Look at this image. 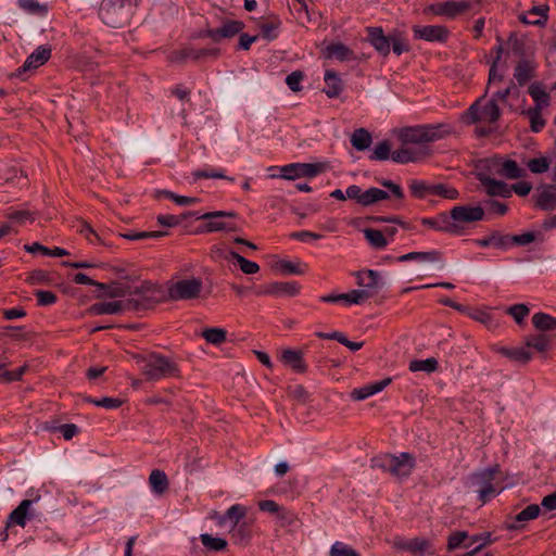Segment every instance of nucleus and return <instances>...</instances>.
I'll return each instance as SVG.
<instances>
[{
    "label": "nucleus",
    "instance_id": "34",
    "mask_svg": "<svg viewBox=\"0 0 556 556\" xmlns=\"http://www.w3.org/2000/svg\"><path fill=\"white\" fill-rule=\"evenodd\" d=\"M200 336L204 338L207 344L220 345L227 341V330L219 327H206Z\"/></svg>",
    "mask_w": 556,
    "mask_h": 556
},
{
    "label": "nucleus",
    "instance_id": "31",
    "mask_svg": "<svg viewBox=\"0 0 556 556\" xmlns=\"http://www.w3.org/2000/svg\"><path fill=\"white\" fill-rule=\"evenodd\" d=\"M280 361L291 367L292 369L303 372L305 371V365L303 362V356L301 351L299 350H283L280 355Z\"/></svg>",
    "mask_w": 556,
    "mask_h": 556
},
{
    "label": "nucleus",
    "instance_id": "47",
    "mask_svg": "<svg viewBox=\"0 0 556 556\" xmlns=\"http://www.w3.org/2000/svg\"><path fill=\"white\" fill-rule=\"evenodd\" d=\"M200 540L205 549L210 552H222L225 551L228 546V543L225 539L215 538L208 533L201 534Z\"/></svg>",
    "mask_w": 556,
    "mask_h": 556
},
{
    "label": "nucleus",
    "instance_id": "64",
    "mask_svg": "<svg viewBox=\"0 0 556 556\" xmlns=\"http://www.w3.org/2000/svg\"><path fill=\"white\" fill-rule=\"evenodd\" d=\"M330 556H359V554L342 542H336L330 548Z\"/></svg>",
    "mask_w": 556,
    "mask_h": 556
},
{
    "label": "nucleus",
    "instance_id": "40",
    "mask_svg": "<svg viewBox=\"0 0 556 556\" xmlns=\"http://www.w3.org/2000/svg\"><path fill=\"white\" fill-rule=\"evenodd\" d=\"M494 480V471L491 469H485L483 471L473 473L469 478V485L475 489V491L479 494L480 490L484 489L489 483Z\"/></svg>",
    "mask_w": 556,
    "mask_h": 556
},
{
    "label": "nucleus",
    "instance_id": "17",
    "mask_svg": "<svg viewBox=\"0 0 556 556\" xmlns=\"http://www.w3.org/2000/svg\"><path fill=\"white\" fill-rule=\"evenodd\" d=\"M432 151L428 147L420 149L401 148L392 152L391 160L399 164L416 163L431 156Z\"/></svg>",
    "mask_w": 556,
    "mask_h": 556
},
{
    "label": "nucleus",
    "instance_id": "25",
    "mask_svg": "<svg viewBox=\"0 0 556 556\" xmlns=\"http://www.w3.org/2000/svg\"><path fill=\"white\" fill-rule=\"evenodd\" d=\"M391 378H384L381 381L369 383L361 388L354 389L351 392V399L354 401H363L367 397L381 392L386 387L391 383Z\"/></svg>",
    "mask_w": 556,
    "mask_h": 556
},
{
    "label": "nucleus",
    "instance_id": "23",
    "mask_svg": "<svg viewBox=\"0 0 556 556\" xmlns=\"http://www.w3.org/2000/svg\"><path fill=\"white\" fill-rule=\"evenodd\" d=\"M547 5H534L527 13H521L518 18L525 25L545 26L548 20Z\"/></svg>",
    "mask_w": 556,
    "mask_h": 556
},
{
    "label": "nucleus",
    "instance_id": "56",
    "mask_svg": "<svg viewBox=\"0 0 556 556\" xmlns=\"http://www.w3.org/2000/svg\"><path fill=\"white\" fill-rule=\"evenodd\" d=\"M247 515V508L242 505L236 504L230 506L226 514L219 518V525H223L226 519L232 521L233 526H238L239 521Z\"/></svg>",
    "mask_w": 556,
    "mask_h": 556
},
{
    "label": "nucleus",
    "instance_id": "35",
    "mask_svg": "<svg viewBox=\"0 0 556 556\" xmlns=\"http://www.w3.org/2000/svg\"><path fill=\"white\" fill-rule=\"evenodd\" d=\"M507 42L510 45V51L519 60L530 59L527 52V45L523 37H519L516 31L508 35Z\"/></svg>",
    "mask_w": 556,
    "mask_h": 556
},
{
    "label": "nucleus",
    "instance_id": "10",
    "mask_svg": "<svg viewBox=\"0 0 556 556\" xmlns=\"http://www.w3.org/2000/svg\"><path fill=\"white\" fill-rule=\"evenodd\" d=\"M302 286L298 281H274L258 286L254 293L256 296H289L293 298L300 294Z\"/></svg>",
    "mask_w": 556,
    "mask_h": 556
},
{
    "label": "nucleus",
    "instance_id": "22",
    "mask_svg": "<svg viewBox=\"0 0 556 556\" xmlns=\"http://www.w3.org/2000/svg\"><path fill=\"white\" fill-rule=\"evenodd\" d=\"M327 59H336L340 62L361 60L355 52L342 42H331L324 50Z\"/></svg>",
    "mask_w": 556,
    "mask_h": 556
},
{
    "label": "nucleus",
    "instance_id": "51",
    "mask_svg": "<svg viewBox=\"0 0 556 556\" xmlns=\"http://www.w3.org/2000/svg\"><path fill=\"white\" fill-rule=\"evenodd\" d=\"M106 286H110V288L104 290H99L100 293L96 294L97 299L109 296V298H123L126 294H129L130 287L128 286H122L117 281H113L111 283H106Z\"/></svg>",
    "mask_w": 556,
    "mask_h": 556
},
{
    "label": "nucleus",
    "instance_id": "2",
    "mask_svg": "<svg viewBox=\"0 0 556 556\" xmlns=\"http://www.w3.org/2000/svg\"><path fill=\"white\" fill-rule=\"evenodd\" d=\"M366 41H368L382 58H387L391 49L397 56L409 52L412 49L406 37L397 30L386 35L381 26H369L366 28Z\"/></svg>",
    "mask_w": 556,
    "mask_h": 556
},
{
    "label": "nucleus",
    "instance_id": "54",
    "mask_svg": "<svg viewBox=\"0 0 556 556\" xmlns=\"http://www.w3.org/2000/svg\"><path fill=\"white\" fill-rule=\"evenodd\" d=\"M439 367L437 358L430 357L427 359H414L409 363V370L413 372L425 371L428 374L434 372Z\"/></svg>",
    "mask_w": 556,
    "mask_h": 556
},
{
    "label": "nucleus",
    "instance_id": "61",
    "mask_svg": "<svg viewBox=\"0 0 556 556\" xmlns=\"http://www.w3.org/2000/svg\"><path fill=\"white\" fill-rule=\"evenodd\" d=\"M167 233H168L167 231H161V230H156V231H129V232L121 233L119 236L122 238H124V239L135 241V240L161 238V237L166 236Z\"/></svg>",
    "mask_w": 556,
    "mask_h": 556
},
{
    "label": "nucleus",
    "instance_id": "62",
    "mask_svg": "<svg viewBox=\"0 0 556 556\" xmlns=\"http://www.w3.org/2000/svg\"><path fill=\"white\" fill-rule=\"evenodd\" d=\"M26 282L29 285H50L52 282V278L50 273L43 269H35L29 273L26 278Z\"/></svg>",
    "mask_w": 556,
    "mask_h": 556
},
{
    "label": "nucleus",
    "instance_id": "39",
    "mask_svg": "<svg viewBox=\"0 0 556 556\" xmlns=\"http://www.w3.org/2000/svg\"><path fill=\"white\" fill-rule=\"evenodd\" d=\"M471 9V2L466 1H444L445 17L454 20Z\"/></svg>",
    "mask_w": 556,
    "mask_h": 556
},
{
    "label": "nucleus",
    "instance_id": "42",
    "mask_svg": "<svg viewBox=\"0 0 556 556\" xmlns=\"http://www.w3.org/2000/svg\"><path fill=\"white\" fill-rule=\"evenodd\" d=\"M31 504L33 502L30 500L22 501L20 505L10 514L8 526L12 522L21 527H25L27 513Z\"/></svg>",
    "mask_w": 556,
    "mask_h": 556
},
{
    "label": "nucleus",
    "instance_id": "63",
    "mask_svg": "<svg viewBox=\"0 0 556 556\" xmlns=\"http://www.w3.org/2000/svg\"><path fill=\"white\" fill-rule=\"evenodd\" d=\"M527 166L533 174H543L549 168V160L545 156L533 157L529 160Z\"/></svg>",
    "mask_w": 556,
    "mask_h": 556
},
{
    "label": "nucleus",
    "instance_id": "60",
    "mask_svg": "<svg viewBox=\"0 0 556 556\" xmlns=\"http://www.w3.org/2000/svg\"><path fill=\"white\" fill-rule=\"evenodd\" d=\"M555 343L547 333H538L528 338L523 348H552Z\"/></svg>",
    "mask_w": 556,
    "mask_h": 556
},
{
    "label": "nucleus",
    "instance_id": "29",
    "mask_svg": "<svg viewBox=\"0 0 556 556\" xmlns=\"http://www.w3.org/2000/svg\"><path fill=\"white\" fill-rule=\"evenodd\" d=\"M556 189V186L548 185L535 198V207L542 211H554L556 208V192L551 191Z\"/></svg>",
    "mask_w": 556,
    "mask_h": 556
},
{
    "label": "nucleus",
    "instance_id": "43",
    "mask_svg": "<svg viewBox=\"0 0 556 556\" xmlns=\"http://www.w3.org/2000/svg\"><path fill=\"white\" fill-rule=\"evenodd\" d=\"M390 194L379 188L370 187L366 191H364L361 205L362 206H370L379 201L388 200Z\"/></svg>",
    "mask_w": 556,
    "mask_h": 556
},
{
    "label": "nucleus",
    "instance_id": "59",
    "mask_svg": "<svg viewBox=\"0 0 556 556\" xmlns=\"http://www.w3.org/2000/svg\"><path fill=\"white\" fill-rule=\"evenodd\" d=\"M18 7L35 15L43 16L48 13V7L46 4H40L37 0H17Z\"/></svg>",
    "mask_w": 556,
    "mask_h": 556
},
{
    "label": "nucleus",
    "instance_id": "21",
    "mask_svg": "<svg viewBox=\"0 0 556 556\" xmlns=\"http://www.w3.org/2000/svg\"><path fill=\"white\" fill-rule=\"evenodd\" d=\"M538 63L535 60H519L515 66L514 78L519 86H525L530 79L536 76Z\"/></svg>",
    "mask_w": 556,
    "mask_h": 556
},
{
    "label": "nucleus",
    "instance_id": "32",
    "mask_svg": "<svg viewBox=\"0 0 556 556\" xmlns=\"http://www.w3.org/2000/svg\"><path fill=\"white\" fill-rule=\"evenodd\" d=\"M281 26V21L278 16H271L267 22H262L258 25L260 35L267 41H273L278 38V29Z\"/></svg>",
    "mask_w": 556,
    "mask_h": 556
},
{
    "label": "nucleus",
    "instance_id": "44",
    "mask_svg": "<svg viewBox=\"0 0 556 556\" xmlns=\"http://www.w3.org/2000/svg\"><path fill=\"white\" fill-rule=\"evenodd\" d=\"M500 174L508 179H518L526 176V170L515 160H506L502 163Z\"/></svg>",
    "mask_w": 556,
    "mask_h": 556
},
{
    "label": "nucleus",
    "instance_id": "20",
    "mask_svg": "<svg viewBox=\"0 0 556 556\" xmlns=\"http://www.w3.org/2000/svg\"><path fill=\"white\" fill-rule=\"evenodd\" d=\"M245 27L244 22L239 20L224 18L222 25L215 29V43L223 39H231L240 34Z\"/></svg>",
    "mask_w": 556,
    "mask_h": 556
},
{
    "label": "nucleus",
    "instance_id": "9",
    "mask_svg": "<svg viewBox=\"0 0 556 556\" xmlns=\"http://www.w3.org/2000/svg\"><path fill=\"white\" fill-rule=\"evenodd\" d=\"M439 303L444 306L454 308L457 312L462 313L463 315H467L471 319L485 325L488 328L493 327L495 324L494 323L495 320H494L492 314H490L489 312H486L482 308L460 304L448 296H444V298L440 299Z\"/></svg>",
    "mask_w": 556,
    "mask_h": 556
},
{
    "label": "nucleus",
    "instance_id": "1",
    "mask_svg": "<svg viewBox=\"0 0 556 556\" xmlns=\"http://www.w3.org/2000/svg\"><path fill=\"white\" fill-rule=\"evenodd\" d=\"M131 356L149 381H157L178 375L177 364L161 353L149 351L144 354L134 353Z\"/></svg>",
    "mask_w": 556,
    "mask_h": 556
},
{
    "label": "nucleus",
    "instance_id": "3",
    "mask_svg": "<svg viewBox=\"0 0 556 556\" xmlns=\"http://www.w3.org/2000/svg\"><path fill=\"white\" fill-rule=\"evenodd\" d=\"M452 132L451 127L443 123L405 126L399 129L397 139L402 144H420L438 141Z\"/></svg>",
    "mask_w": 556,
    "mask_h": 556
},
{
    "label": "nucleus",
    "instance_id": "26",
    "mask_svg": "<svg viewBox=\"0 0 556 556\" xmlns=\"http://www.w3.org/2000/svg\"><path fill=\"white\" fill-rule=\"evenodd\" d=\"M440 232L448 233L452 236H463L466 233V227H459L457 223L453 220L452 208L450 211L440 212L438 214Z\"/></svg>",
    "mask_w": 556,
    "mask_h": 556
},
{
    "label": "nucleus",
    "instance_id": "33",
    "mask_svg": "<svg viewBox=\"0 0 556 556\" xmlns=\"http://www.w3.org/2000/svg\"><path fill=\"white\" fill-rule=\"evenodd\" d=\"M541 508L538 504H530L526 508H523L520 513H518L514 518V523H511L508 528L511 530H517L521 528V525L530 520L538 518L540 515Z\"/></svg>",
    "mask_w": 556,
    "mask_h": 556
},
{
    "label": "nucleus",
    "instance_id": "8",
    "mask_svg": "<svg viewBox=\"0 0 556 556\" xmlns=\"http://www.w3.org/2000/svg\"><path fill=\"white\" fill-rule=\"evenodd\" d=\"M327 164L323 162L317 163H292L281 167V177L289 180H294L301 177L313 178L325 172Z\"/></svg>",
    "mask_w": 556,
    "mask_h": 556
},
{
    "label": "nucleus",
    "instance_id": "38",
    "mask_svg": "<svg viewBox=\"0 0 556 556\" xmlns=\"http://www.w3.org/2000/svg\"><path fill=\"white\" fill-rule=\"evenodd\" d=\"M532 325L535 329L546 332L556 329V317L539 312L532 316Z\"/></svg>",
    "mask_w": 556,
    "mask_h": 556
},
{
    "label": "nucleus",
    "instance_id": "30",
    "mask_svg": "<svg viewBox=\"0 0 556 556\" xmlns=\"http://www.w3.org/2000/svg\"><path fill=\"white\" fill-rule=\"evenodd\" d=\"M123 311H128L126 308V300L114 302H97L90 306V312L96 315L117 314Z\"/></svg>",
    "mask_w": 556,
    "mask_h": 556
},
{
    "label": "nucleus",
    "instance_id": "5",
    "mask_svg": "<svg viewBox=\"0 0 556 556\" xmlns=\"http://www.w3.org/2000/svg\"><path fill=\"white\" fill-rule=\"evenodd\" d=\"M375 465L390 472L396 479L407 478L415 468V458L412 454L403 452L399 455L386 454L375 459Z\"/></svg>",
    "mask_w": 556,
    "mask_h": 556
},
{
    "label": "nucleus",
    "instance_id": "11",
    "mask_svg": "<svg viewBox=\"0 0 556 556\" xmlns=\"http://www.w3.org/2000/svg\"><path fill=\"white\" fill-rule=\"evenodd\" d=\"M238 214L235 211H214L204 213L201 216H198L197 218L208 220L206 224L203 225L202 232L237 231L238 226L236 224L215 220L216 218L220 217L236 218Z\"/></svg>",
    "mask_w": 556,
    "mask_h": 556
},
{
    "label": "nucleus",
    "instance_id": "18",
    "mask_svg": "<svg viewBox=\"0 0 556 556\" xmlns=\"http://www.w3.org/2000/svg\"><path fill=\"white\" fill-rule=\"evenodd\" d=\"M498 352L517 366L528 364L535 355L542 361L547 358L546 350H498Z\"/></svg>",
    "mask_w": 556,
    "mask_h": 556
},
{
    "label": "nucleus",
    "instance_id": "27",
    "mask_svg": "<svg viewBox=\"0 0 556 556\" xmlns=\"http://www.w3.org/2000/svg\"><path fill=\"white\" fill-rule=\"evenodd\" d=\"M443 253L438 250L428 251V252H409L403 255H400L395 258L396 262L403 263L408 261H419V262H442Z\"/></svg>",
    "mask_w": 556,
    "mask_h": 556
},
{
    "label": "nucleus",
    "instance_id": "15",
    "mask_svg": "<svg viewBox=\"0 0 556 556\" xmlns=\"http://www.w3.org/2000/svg\"><path fill=\"white\" fill-rule=\"evenodd\" d=\"M355 277L357 285L363 288V291H367L369 299L376 295L383 287L382 279L377 270H358L355 273Z\"/></svg>",
    "mask_w": 556,
    "mask_h": 556
},
{
    "label": "nucleus",
    "instance_id": "6",
    "mask_svg": "<svg viewBox=\"0 0 556 556\" xmlns=\"http://www.w3.org/2000/svg\"><path fill=\"white\" fill-rule=\"evenodd\" d=\"M202 287L200 278L181 279L169 286L167 298L173 301L193 300L199 298Z\"/></svg>",
    "mask_w": 556,
    "mask_h": 556
},
{
    "label": "nucleus",
    "instance_id": "50",
    "mask_svg": "<svg viewBox=\"0 0 556 556\" xmlns=\"http://www.w3.org/2000/svg\"><path fill=\"white\" fill-rule=\"evenodd\" d=\"M535 240H540L541 242H543L544 236L541 235L540 232L535 233L533 231H526L520 235H509L510 247H513V245L523 247L529 243H532Z\"/></svg>",
    "mask_w": 556,
    "mask_h": 556
},
{
    "label": "nucleus",
    "instance_id": "53",
    "mask_svg": "<svg viewBox=\"0 0 556 556\" xmlns=\"http://www.w3.org/2000/svg\"><path fill=\"white\" fill-rule=\"evenodd\" d=\"M392 144L390 140L383 139L377 143L371 154L369 155V160L371 161H387L391 159L392 155Z\"/></svg>",
    "mask_w": 556,
    "mask_h": 556
},
{
    "label": "nucleus",
    "instance_id": "36",
    "mask_svg": "<svg viewBox=\"0 0 556 556\" xmlns=\"http://www.w3.org/2000/svg\"><path fill=\"white\" fill-rule=\"evenodd\" d=\"M24 249L28 253H33V254L41 253L45 256H53V257H60V256H65V255L70 254L68 251H66L63 248L55 247L53 249H50L46 245H42L39 242L26 244V245H24Z\"/></svg>",
    "mask_w": 556,
    "mask_h": 556
},
{
    "label": "nucleus",
    "instance_id": "19",
    "mask_svg": "<svg viewBox=\"0 0 556 556\" xmlns=\"http://www.w3.org/2000/svg\"><path fill=\"white\" fill-rule=\"evenodd\" d=\"M476 178L485 187V191L490 197H511V189H509L506 182L492 178L484 173H477Z\"/></svg>",
    "mask_w": 556,
    "mask_h": 556
},
{
    "label": "nucleus",
    "instance_id": "45",
    "mask_svg": "<svg viewBox=\"0 0 556 556\" xmlns=\"http://www.w3.org/2000/svg\"><path fill=\"white\" fill-rule=\"evenodd\" d=\"M480 113L482 116V121H486L489 123H495L501 117V109L496 102V99H490L482 109H480Z\"/></svg>",
    "mask_w": 556,
    "mask_h": 556
},
{
    "label": "nucleus",
    "instance_id": "41",
    "mask_svg": "<svg viewBox=\"0 0 556 556\" xmlns=\"http://www.w3.org/2000/svg\"><path fill=\"white\" fill-rule=\"evenodd\" d=\"M372 142L370 132L365 128L356 129L351 137V144L357 151L367 150Z\"/></svg>",
    "mask_w": 556,
    "mask_h": 556
},
{
    "label": "nucleus",
    "instance_id": "57",
    "mask_svg": "<svg viewBox=\"0 0 556 556\" xmlns=\"http://www.w3.org/2000/svg\"><path fill=\"white\" fill-rule=\"evenodd\" d=\"M188 59L198 61L197 49L192 47H185L178 50H174L169 54V60L175 63H185Z\"/></svg>",
    "mask_w": 556,
    "mask_h": 556
},
{
    "label": "nucleus",
    "instance_id": "13",
    "mask_svg": "<svg viewBox=\"0 0 556 556\" xmlns=\"http://www.w3.org/2000/svg\"><path fill=\"white\" fill-rule=\"evenodd\" d=\"M485 212L481 205H455L452 207V217L459 227H465L464 224H471L483 220Z\"/></svg>",
    "mask_w": 556,
    "mask_h": 556
},
{
    "label": "nucleus",
    "instance_id": "28",
    "mask_svg": "<svg viewBox=\"0 0 556 556\" xmlns=\"http://www.w3.org/2000/svg\"><path fill=\"white\" fill-rule=\"evenodd\" d=\"M77 231L83 235L85 239L91 244H101L109 248L111 247L104 235L97 232L92 226L83 218L79 219V228Z\"/></svg>",
    "mask_w": 556,
    "mask_h": 556
},
{
    "label": "nucleus",
    "instance_id": "48",
    "mask_svg": "<svg viewBox=\"0 0 556 556\" xmlns=\"http://www.w3.org/2000/svg\"><path fill=\"white\" fill-rule=\"evenodd\" d=\"M408 188L413 198L421 200L431 194L432 185L427 184L425 180L412 179Z\"/></svg>",
    "mask_w": 556,
    "mask_h": 556
},
{
    "label": "nucleus",
    "instance_id": "7",
    "mask_svg": "<svg viewBox=\"0 0 556 556\" xmlns=\"http://www.w3.org/2000/svg\"><path fill=\"white\" fill-rule=\"evenodd\" d=\"M52 49L48 45H41L36 48L25 60L24 64L15 72L9 75L10 79L20 78L25 80L24 74L28 71L37 70L46 64L51 58Z\"/></svg>",
    "mask_w": 556,
    "mask_h": 556
},
{
    "label": "nucleus",
    "instance_id": "16",
    "mask_svg": "<svg viewBox=\"0 0 556 556\" xmlns=\"http://www.w3.org/2000/svg\"><path fill=\"white\" fill-rule=\"evenodd\" d=\"M394 546L409 552L413 556H426L433 554L431 542L427 539L415 538L412 540L397 539Z\"/></svg>",
    "mask_w": 556,
    "mask_h": 556
},
{
    "label": "nucleus",
    "instance_id": "55",
    "mask_svg": "<svg viewBox=\"0 0 556 556\" xmlns=\"http://www.w3.org/2000/svg\"><path fill=\"white\" fill-rule=\"evenodd\" d=\"M431 194L448 200H457L459 198V191L455 187L443 182L432 185Z\"/></svg>",
    "mask_w": 556,
    "mask_h": 556
},
{
    "label": "nucleus",
    "instance_id": "37",
    "mask_svg": "<svg viewBox=\"0 0 556 556\" xmlns=\"http://www.w3.org/2000/svg\"><path fill=\"white\" fill-rule=\"evenodd\" d=\"M530 119V129L532 132H540L546 125V121L542 116V109L540 106H531L521 112Z\"/></svg>",
    "mask_w": 556,
    "mask_h": 556
},
{
    "label": "nucleus",
    "instance_id": "52",
    "mask_svg": "<svg viewBox=\"0 0 556 556\" xmlns=\"http://www.w3.org/2000/svg\"><path fill=\"white\" fill-rule=\"evenodd\" d=\"M149 482L154 492L161 494L168 486V479L164 471L154 469L151 471Z\"/></svg>",
    "mask_w": 556,
    "mask_h": 556
},
{
    "label": "nucleus",
    "instance_id": "49",
    "mask_svg": "<svg viewBox=\"0 0 556 556\" xmlns=\"http://www.w3.org/2000/svg\"><path fill=\"white\" fill-rule=\"evenodd\" d=\"M229 257L230 260L236 261L242 273L247 275H253L260 270V265L256 262L245 258L236 251H230Z\"/></svg>",
    "mask_w": 556,
    "mask_h": 556
},
{
    "label": "nucleus",
    "instance_id": "58",
    "mask_svg": "<svg viewBox=\"0 0 556 556\" xmlns=\"http://www.w3.org/2000/svg\"><path fill=\"white\" fill-rule=\"evenodd\" d=\"M364 236L375 249H384L388 245V241L381 230L367 228L364 230Z\"/></svg>",
    "mask_w": 556,
    "mask_h": 556
},
{
    "label": "nucleus",
    "instance_id": "4",
    "mask_svg": "<svg viewBox=\"0 0 556 556\" xmlns=\"http://www.w3.org/2000/svg\"><path fill=\"white\" fill-rule=\"evenodd\" d=\"M129 294L137 295V298L126 300V308L134 312L152 309L167 299L162 286L150 280H143L132 291L129 289Z\"/></svg>",
    "mask_w": 556,
    "mask_h": 556
},
{
    "label": "nucleus",
    "instance_id": "46",
    "mask_svg": "<svg viewBox=\"0 0 556 556\" xmlns=\"http://www.w3.org/2000/svg\"><path fill=\"white\" fill-rule=\"evenodd\" d=\"M528 93L535 102L534 106L543 109L549 104V94L542 88L540 83H534L529 86Z\"/></svg>",
    "mask_w": 556,
    "mask_h": 556
},
{
    "label": "nucleus",
    "instance_id": "12",
    "mask_svg": "<svg viewBox=\"0 0 556 556\" xmlns=\"http://www.w3.org/2000/svg\"><path fill=\"white\" fill-rule=\"evenodd\" d=\"M415 39L426 40L428 42L445 43L450 38V29L444 25H416L413 27Z\"/></svg>",
    "mask_w": 556,
    "mask_h": 556
},
{
    "label": "nucleus",
    "instance_id": "14",
    "mask_svg": "<svg viewBox=\"0 0 556 556\" xmlns=\"http://www.w3.org/2000/svg\"><path fill=\"white\" fill-rule=\"evenodd\" d=\"M124 7L118 0H102L99 8V15L104 24L117 28L122 26V13Z\"/></svg>",
    "mask_w": 556,
    "mask_h": 556
},
{
    "label": "nucleus",
    "instance_id": "24",
    "mask_svg": "<svg viewBox=\"0 0 556 556\" xmlns=\"http://www.w3.org/2000/svg\"><path fill=\"white\" fill-rule=\"evenodd\" d=\"M324 80L326 87L323 91L330 99L338 98L344 89V83L337 72L333 70H327L325 72Z\"/></svg>",
    "mask_w": 556,
    "mask_h": 556
}]
</instances>
